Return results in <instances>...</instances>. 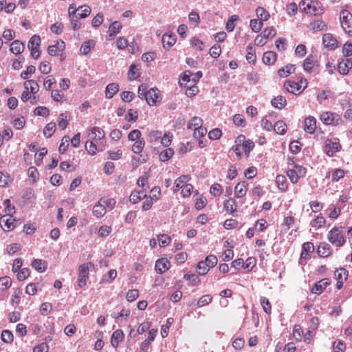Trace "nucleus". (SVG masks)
Listing matches in <instances>:
<instances>
[{"label":"nucleus","mask_w":352,"mask_h":352,"mask_svg":"<svg viewBox=\"0 0 352 352\" xmlns=\"http://www.w3.org/2000/svg\"><path fill=\"white\" fill-rule=\"evenodd\" d=\"M299 6L302 12L314 14V16L321 15L323 13L322 7L317 1L302 0L300 3Z\"/></svg>","instance_id":"nucleus-1"},{"label":"nucleus","mask_w":352,"mask_h":352,"mask_svg":"<svg viewBox=\"0 0 352 352\" xmlns=\"http://www.w3.org/2000/svg\"><path fill=\"white\" fill-rule=\"evenodd\" d=\"M343 229L344 228L342 226H334L328 233V240L336 247H341L345 243Z\"/></svg>","instance_id":"nucleus-2"},{"label":"nucleus","mask_w":352,"mask_h":352,"mask_svg":"<svg viewBox=\"0 0 352 352\" xmlns=\"http://www.w3.org/2000/svg\"><path fill=\"white\" fill-rule=\"evenodd\" d=\"M307 170L302 166L299 164H294L292 168H289L287 170V176L290 181L293 184H296L298 182L300 177H304L306 174Z\"/></svg>","instance_id":"nucleus-3"},{"label":"nucleus","mask_w":352,"mask_h":352,"mask_svg":"<svg viewBox=\"0 0 352 352\" xmlns=\"http://www.w3.org/2000/svg\"><path fill=\"white\" fill-rule=\"evenodd\" d=\"M341 25L347 34H352V14L347 10H342L340 13Z\"/></svg>","instance_id":"nucleus-4"},{"label":"nucleus","mask_w":352,"mask_h":352,"mask_svg":"<svg viewBox=\"0 0 352 352\" xmlns=\"http://www.w3.org/2000/svg\"><path fill=\"white\" fill-rule=\"evenodd\" d=\"M320 119L324 124L327 125H338L342 122V119L338 114L329 111L323 112L320 115Z\"/></svg>","instance_id":"nucleus-5"},{"label":"nucleus","mask_w":352,"mask_h":352,"mask_svg":"<svg viewBox=\"0 0 352 352\" xmlns=\"http://www.w3.org/2000/svg\"><path fill=\"white\" fill-rule=\"evenodd\" d=\"M145 100L147 104L150 106L157 105L162 100L160 90L157 88L150 89Z\"/></svg>","instance_id":"nucleus-6"},{"label":"nucleus","mask_w":352,"mask_h":352,"mask_svg":"<svg viewBox=\"0 0 352 352\" xmlns=\"http://www.w3.org/2000/svg\"><path fill=\"white\" fill-rule=\"evenodd\" d=\"M88 265H91V263L88 264H83L79 267V274L78 280V286L80 288H82L86 285L87 280L88 279L89 275V267Z\"/></svg>","instance_id":"nucleus-7"},{"label":"nucleus","mask_w":352,"mask_h":352,"mask_svg":"<svg viewBox=\"0 0 352 352\" xmlns=\"http://www.w3.org/2000/svg\"><path fill=\"white\" fill-rule=\"evenodd\" d=\"M307 80L301 79L300 81L296 82L288 81L285 84V87L288 92L294 93L296 91H299L302 87H303L302 89H305L307 87Z\"/></svg>","instance_id":"nucleus-8"},{"label":"nucleus","mask_w":352,"mask_h":352,"mask_svg":"<svg viewBox=\"0 0 352 352\" xmlns=\"http://www.w3.org/2000/svg\"><path fill=\"white\" fill-rule=\"evenodd\" d=\"M322 42L324 45L329 50H334L338 46L337 39L330 33H326L323 35Z\"/></svg>","instance_id":"nucleus-9"},{"label":"nucleus","mask_w":352,"mask_h":352,"mask_svg":"<svg viewBox=\"0 0 352 352\" xmlns=\"http://www.w3.org/2000/svg\"><path fill=\"white\" fill-rule=\"evenodd\" d=\"M330 283L331 280L329 278H323L315 283L311 289V292L316 294H320L323 292L326 287L330 285Z\"/></svg>","instance_id":"nucleus-10"},{"label":"nucleus","mask_w":352,"mask_h":352,"mask_svg":"<svg viewBox=\"0 0 352 352\" xmlns=\"http://www.w3.org/2000/svg\"><path fill=\"white\" fill-rule=\"evenodd\" d=\"M170 266V263L166 258H161L157 259L155 263V270L158 273L162 274L167 271Z\"/></svg>","instance_id":"nucleus-11"},{"label":"nucleus","mask_w":352,"mask_h":352,"mask_svg":"<svg viewBox=\"0 0 352 352\" xmlns=\"http://www.w3.org/2000/svg\"><path fill=\"white\" fill-rule=\"evenodd\" d=\"M162 44L163 47L166 50H169L173 46L176 42V36L174 34L166 33L162 36Z\"/></svg>","instance_id":"nucleus-12"},{"label":"nucleus","mask_w":352,"mask_h":352,"mask_svg":"<svg viewBox=\"0 0 352 352\" xmlns=\"http://www.w3.org/2000/svg\"><path fill=\"white\" fill-rule=\"evenodd\" d=\"M316 129V120L313 116H309L305 120L304 130L305 132L312 134Z\"/></svg>","instance_id":"nucleus-13"},{"label":"nucleus","mask_w":352,"mask_h":352,"mask_svg":"<svg viewBox=\"0 0 352 352\" xmlns=\"http://www.w3.org/2000/svg\"><path fill=\"white\" fill-rule=\"evenodd\" d=\"M341 145L339 142H333L329 141V142L326 143L324 151L328 156L331 157L336 152L339 151Z\"/></svg>","instance_id":"nucleus-14"},{"label":"nucleus","mask_w":352,"mask_h":352,"mask_svg":"<svg viewBox=\"0 0 352 352\" xmlns=\"http://www.w3.org/2000/svg\"><path fill=\"white\" fill-rule=\"evenodd\" d=\"M16 219L10 215V214H7L3 215L0 219V224L4 223V226L8 230H12L15 228L14 223Z\"/></svg>","instance_id":"nucleus-15"},{"label":"nucleus","mask_w":352,"mask_h":352,"mask_svg":"<svg viewBox=\"0 0 352 352\" xmlns=\"http://www.w3.org/2000/svg\"><path fill=\"white\" fill-rule=\"evenodd\" d=\"M224 208L229 212L233 217L236 216L237 204L234 199H228L224 201Z\"/></svg>","instance_id":"nucleus-16"},{"label":"nucleus","mask_w":352,"mask_h":352,"mask_svg":"<svg viewBox=\"0 0 352 352\" xmlns=\"http://www.w3.org/2000/svg\"><path fill=\"white\" fill-rule=\"evenodd\" d=\"M248 184L243 181L238 183L234 188V195L237 198L243 197L245 195L247 192Z\"/></svg>","instance_id":"nucleus-17"},{"label":"nucleus","mask_w":352,"mask_h":352,"mask_svg":"<svg viewBox=\"0 0 352 352\" xmlns=\"http://www.w3.org/2000/svg\"><path fill=\"white\" fill-rule=\"evenodd\" d=\"M124 333L122 329H117L113 332L111 336V342L114 348H117L119 342L124 338Z\"/></svg>","instance_id":"nucleus-18"},{"label":"nucleus","mask_w":352,"mask_h":352,"mask_svg":"<svg viewBox=\"0 0 352 352\" xmlns=\"http://www.w3.org/2000/svg\"><path fill=\"white\" fill-rule=\"evenodd\" d=\"M276 58L277 56L275 52L267 51L263 55V62L265 65H271L275 63Z\"/></svg>","instance_id":"nucleus-19"},{"label":"nucleus","mask_w":352,"mask_h":352,"mask_svg":"<svg viewBox=\"0 0 352 352\" xmlns=\"http://www.w3.org/2000/svg\"><path fill=\"white\" fill-rule=\"evenodd\" d=\"M119 91V85L116 82L109 83L105 90L106 98L111 99Z\"/></svg>","instance_id":"nucleus-20"},{"label":"nucleus","mask_w":352,"mask_h":352,"mask_svg":"<svg viewBox=\"0 0 352 352\" xmlns=\"http://www.w3.org/2000/svg\"><path fill=\"white\" fill-rule=\"evenodd\" d=\"M122 27V26L119 21H114L110 25L109 28V36L110 37V39H113L116 37V36L120 32Z\"/></svg>","instance_id":"nucleus-21"},{"label":"nucleus","mask_w":352,"mask_h":352,"mask_svg":"<svg viewBox=\"0 0 352 352\" xmlns=\"http://www.w3.org/2000/svg\"><path fill=\"white\" fill-rule=\"evenodd\" d=\"M24 49V44L19 40H15L10 44V50L15 54L22 53Z\"/></svg>","instance_id":"nucleus-22"},{"label":"nucleus","mask_w":352,"mask_h":352,"mask_svg":"<svg viewBox=\"0 0 352 352\" xmlns=\"http://www.w3.org/2000/svg\"><path fill=\"white\" fill-rule=\"evenodd\" d=\"M296 69L295 65L288 64L285 67L279 69L278 74L280 77H287L294 73Z\"/></svg>","instance_id":"nucleus-23"},{"label":"nucleus","mask_w":352,"mask_h":352,"mask_svg":"<svg viewBox=\"0 0 352 352\" xmlns=\"http://www.w3.org/2000/svg\"><path fill=\"white\" fill-rule=\"evenodd\" d=\"M309 28L313 31L327 30V25L322 20H315L310 23Z\"/></svg>","instance_id":"nucleus-24"},{"label":"nucleus","mask_w":352,"mask_h":352,"mask_svg":"<svg viewBox=\"0 0 352 352\" xmlns=\"http://www.w3.org/2000/svg\"><path fill=\"white\" fill-rule=\"evenodd\" d=\"M271 104L275 108L283 109L287 104V100L285 97L278 96L272 100Z\"/></svg>","instance_id":"nucleus-25"},{"label":"nucleus","mask_w":352,"mask_h":352,"mask_svg":"<svg viewBox=\"0 0 352 352\" xmlns=\"http://www.w3.org/2000/svg\"><path fill=\"white\" fill-rule=\"evenodd\" d=\"M107 212L106 207L104 206V204L98 203L93 208V214L97 218H100L103 217Z\"/></svg>","instance_id":"nucleus-26"},{"label":"nucleus","mask_w":352,"mask_h":352,"mask_svg":"<svg viewBox=\"0 0 352 352\" xmlns=\"http://www.w3.org/2000/svg\"><path fill=\"white\" fill-rule=\"evenodd\" d=\"M189 180L190 177L188 175H182L177 178L175 183L174 191H177L180 188H182Z\"/></svg>","instance_id":"nucleus-27"},{"label":"nucleus","mask_w":352,"mask_h":352,"mask_svg":"<svg viewBox=\"0 0 352 352\" xmlns=\"http://www.w3.org/2000/svg\"><path fill=\"white\" fill-rule=\"evenodd\" d=\"M203 120L201 118L195 116L189 120L188 128L189 129H196L202 127Z\"/></svg>","instance_id":"nucleus-28"},{"label":"nucleus","mask_w":352,"mask_h":352,"mask_svg":"<svg viewBox=\"0 0 352 352\" xmlns=\"http://www.w3.org/2000/svg\"><path fill=\"white\" fill-rule=\"evenodd\" d=\"M318 253L320 256L327 257L331 254V247L327 243H321L318 248Z\"/></svg>","instance_id":"nucleus-29"},{"label":"nucleus","mask_w":352,"mask_h":352,"mask_svg":"<svg viewBox=\"0 0 352 352\" xmlns=\"http://www.w3.org/2000/svg\"><path fill=\"white\" fill-rule=\"evenodd\" d=\"M95 44L96 43L94 40H88L84 42L80 47V52L84 55H87L90 52L91 49L94 48Z\"/></svg>","instance_id":"nucleus-30"},{"label":"nucleus","mask_w":352,"mask_h":352,"mask_svg":"<svg viewBox=\"0 0 352 352\" xmlns=\"http://www.w3.org/2000/svg\"><path fill=\"white\" fill-rule=\"evenodd\" d=\"M276 182L277 184L278 188L282 191H286L287 189V182L285 176L284 175H277L276 177Z\"/></svg>","instance_id":"nucleus-31"},{"label":"nucleus","mask_w":352,"mask_h":352,"mask_svg":"<svg viewBox=\"0 0 352 352\" xmlns=\"http://www.w3.org/2000/svg\"><path fill=\"white\" fill-rule=\"evenodd\" d=\"M90 131L91 133H89V135H91V138L93 139L101 140L104 136L103 130L99 127H92Z\"/></svg>","instance_id":"nucleus-32"},{"label":"nucleus","mask_w":352,"mask_h":352,"mask_svg":"<svg viewBox=\"0 0 352 352\" xmlns=\"http://www.w3.org/2000/svg\"><path fill=\"white\" fill-rule=\"evenodd\" d=\"M273 129L276 133L283 135L287 131V125L283 121L278 120L274 124Z\"/></svg>","instance_id":"nucleus-33"},{"label":"nucleus","mask_w":352,"mask_h":352,"mask_svg":"<svg viewBox=\"0 0 352 352\" xmlns=\"http://www.w3.org/2000/svg\"><path fill=\"white\" fill-rule=\"evenodd\" d=\"M174 155V150L171 148H166L160 154V160L162 162L169 160Z\"/></svg>","instance_id":"nucleus-34"},{"label":"nucleus","mask_w":352,"mask_h":352,"mask_svg":"<svg viewBox=\"0 0 352 352\" xmlns=\"http://www.w3.org/2000/svg\"><path fill=\"white\" fill-rule=\"evenodd\" d=\"M314 250V244L311 242H306L302 244V252L300 254L301 258H305L309 252Z\"/></svg>","instance_id":"nucleus-35"},{"label":"nucleus","mask_w":352,"mask_h":352,"mask_svg":"<svg viewBox=\"0 0 352 352\" xmlns=\"http://www.w3.org/2000/svg\"><path fill=\"white\" fill-rule=\"evenodd\" d=\"M56 131V124L50 122L46 124L43 129V134L46 138H50Z\"/></svg>","instance_id":"nucleus-36"},{"label":"nucleus","mask_w":352,"mask_h":352,"mask_svg":"<svg viewBox=\"0 0 352 352\" xmlns=\"http://www.w3.org/2000/svg\"><path fill=\"white\" fill-rule=\"evenodd\" d=\"M145 145V141L144 139H139L133 144L132 146V151L135 153H140L142 151Z\"/></svg>","instance_id":"nucleus-37"},{"label":"nucleus","mask_w":352,"mask_h":352,"mask_svg":"<svg viewBox=\"0 0 352 352\" xmlns=\"http://www.w3.org/2000/svg\"><path fill=\"white\" fill-rule=\"evenodd\" d=\"M78 10L80 11V12H78L77 15L79 19H85L91 13V9L87 5L80 6L78 8Z\"/></svg>","instance_id":"nucleus-38"},{"label":"nucleus","mask_w":352,"mask_h":352,"mask_svg":"<svg viewBox=\"0 0 352 352\" xmlns=\"http://www.w3.org/2000/svg\"><path fill=\"white\" fill-rule=\"evenodd\" d=\"M32 266L40 272H44L46 269L45 262L41 259H34L32 263Z\"/></svg>","instance_id":"nucleus-39"},{"label":"nucleus","mask_w":352,"mask_h":352,"mask_svg":"<svg viewBox=\"0 0 352 352\" xmlns=\"http://www.w3.org/2000/svg\"><path fill=\"white\" fill-rule=\"evenodd\" d=\"M256 15L261 21H267L270 16L269 12L262 7H258L256 10Z\"/></svg>","instance_id":"nucleus-40"},{"label":"nucleus","mask_w":352,"mask_h":352,"mask_svg":"<svg viewBox=\"0 0 352 352\" xmlns=\"http://www.w3.org/2000/svg\"><path fill=\"white\" fill-rule=\"evenodd\" d=\"M263 25V21H259L257 19H252L250 22V26L254 32H258Z\"/></svg>","instance_id":"nucleus-41"},{"label":"nucleus","mask_w":352,"mask_h":352,"mask_svg":"<svg viewBox=\"0 0 352 352\" xmlns=\"http://www.w3.org/2000/svg\"><path fill=\"white\" fill-rule=\"evenodd\" d=\"M67 116L66 113H62L59 115L57 122L58 126L62 129H65L67 128L68 125V120H67Z\"/></svg>","instance_id":"nucleus-42"},{"label":"nucleus","mask_w":352,"mask_h":352,"mask_svg":"<svg viewBox=\"0 0 352 352\" xmlns=\"http://www.w3.org/2000/svg\"><path fill=\"white\" fill-rule=\"evenodd\" d=\"M41 44V38L38 35H34L32 36L30 40L28 42V49H33L34 47H39Z\"/></svg>","instance_id":"nucleus-43"},{"label":"nucleus","mask_w":352,"mask_h":352,"mask_svg":"<svg viewBox=\"0 0 352 352\" xmlns=\"http://www.w3.org/2000/svg\"><path fill=\"white\" fill-rule=\"evenodd\" d=\"M348 276V271L344 268H340L335 271V276L337 280H346Z\"/></svg>","instance_id":"nucleus-44"},{"label":"nucleus","mask_w":352,"mask_h":352,"mask_svg":"<svg viewBox=\"0 0 352 352\" xmlns=\"http://www.w3.org/2000/svg\"><path fill=\"white\" fill-rule=\"evenodd\" d=\"M36 72V67L34 65H29L27 67L26 71H23L21 73V78L25 80L30 78V76Z\"/></svg>","instance_id":"nucleus-45"},{"label":"nucleus","mask_w":352,"mask_h":352,"mask_svg":"<svg viewBox=\"0 0 352 352\" xmlns=\"http://www.w3.org/2000/svg\"><path fill=\"white\" fill-rule=\"evenodd\" d=\"M184 278L186 280H190L192 286L197 285L200 283V278L195 274H186L184 275Z\"/></svg>","instance_id":"nucleus-46"},{"label":"nucleus","mask_w":352,"mask_h":352,"mask_svg":"<svg viewBox=\"0 0 352 352\" xmlns=\"http://www.w3.org/2000/svg\"><path fill=\"white\" fill-rule=\"evenodd\" d=\"M69 141H70V138H69V136L65 135L63 138V139L61 140V143H60V144L59 146V148H58V151L60 153H64L67 151V148L69 146Z\"/></svg>","instance_id":"nucleus-47"},{"label":"nucleus","mask_w":352,"mask_h":352,"mask_svg":"<svg viewBox=\"0 0 352 352\" xmlns=\"http://www.w3.org/2000/svg\"><path fill=\"white\" fill-rule=\"evenodd\" d=\"M209 267L204 261H199L197 264V272L200 275H205L209 270Z\"/></svg>","instance_id":"nucleus-48"},{"label":"nucleus","mask_w":352,"mask_h":352,"mask_svg":"<svg viewBox=\"0 0 352 352\" xmlns=\"http://www.w3.org/2000/svg\"><path fill=\"white\" fill-rule=\"evenodd\" d=\"M13 334L9 330H3L1 333V340L6 343H12L13 341Z\"/></svg>","instance_id":"nucleus-49"},{"label":"nucleus","mask_w":352,"mask_h":352,"mask_svg":"<svg viewBox=\"0 0 352 352\" xmlns=\"http://www.w3.org/2000/svg\"><path fill=\"white\" fill-rule=\"evenodd\" d=\"M34 113L37 116L47 117L50 115V110L46 107H37L34 109Z\"/></svg>","instance_id":"nucleus-50"},{"label":"nucleus","mask_w":352,"mask_h":352,"mask_svg":"<svg viewBox=\"0 0 352 352\" xmlns=\"http://www.w3.org/2000/svg\"><path fill=\"white\" fill-rule=\"evenodd\" d=\"M12 285V280L8 276L1 277L0 278V289L5 290L9 288Z\"/></svg>","instance_id":"nucleus-51"},{"label":"nucleus","mask_w":352,"mask_h":352,"mask_svg":"<svg viewBox=\"0 0 352 352\" xmlns=\"http://www.w3.org/2000/svg\"><path fill=\"white\" fill-rule=\"evenodd\" d=\"M261 305L266 314H270L271 312V305L267 298L265 297H261L260 298Z\"/></svg>","instance_id":"nucleus-52"},{"label":"nucleus","mask_w":352,"mask_h":352,"mask_svg":"<svg viewBox=\"0 0 352 352\" xmlns=\"http://www.w3.org/2000/svg\"><path fill=\"white\" fill-rule=\"evenodd\" d=\"M256 261L254 257H249L246 259L245 263H243V268L248 271H251L256 265Z\"/></svg>","instance_id":"nucleus-53"},{"label":"nucleus","mask_w":352,"mask_h":352,"mask_svg":"<svg viewBox=\"0 0 352 352\" xmlns=\"http://www.w3.org/2000/svg\"><path fill=\"white\" fill-rule=\"evenodd\" d=\"M262 34L266 39L272 38L276 36V31L274 27H270L265 29Z\"/></svg>","instance_id":"nucleus-54"},{"label":"nucleus","mask_w":352,"mask_h":352,"mask_svg":"<svg viewBox=\"0 0 352 352\" xmlns=\"http://www.w3.org/2000/svg\"><path fill=\"white\" fill-rule=\"evenodd\" d=\"M47 153V149L45 147L40 149L38 153H36L35 155V163L36 165H39L42 160L43 157Z\"/></svg>","instance_id":"nucleus-55"},{"label":"nucleus","mask_w":352,"mask_h":352,"mask_svg":"<svg viewBox=\"0 0 352 352\" xmlns=\"http://www.w3.org/2000/svg\"><path fill=\"white\" fill-rule=\"evenodd\" d=\"M212 298L210 295L206 294L202 296L197 302L198 307H202L212 302Z\"/></svg>","instance_id":"nucleus-56"},{"label":"nucleus","mask_w":352,"mask_h":352,"mask_svg":"<svg viewBox=\"0 0 352 352\" xmlns=\"http://www.w3.org/2000/svg\"><path fill=\"white\" fill-rule=\"evenodd\" d=\"M221 135H222V132H221V129L216 128V129H214L211 130L210 131H209L208 138L210 140H216L219 139L221 138Z\"/></svg>","instance_id":"nucleus-57"},{"label":"nucleus","mask_w":352,"mask_h":352,"mask_svg":"<svg viewBox=\"0 0 352 352\" xmlns=\"http://www.w3.org/2000/svg\"><path fill=\"white\" fill-rule=\"evenodd\" d=\"M148 86L146 84H142L139 86L138 87V96L141 98V99H143L146 98V96H147V94L148 92Z\"/></svg>","instance_id":"nucleus-58"},{"label":"nucleus","mask_w":352,"mask_h":352,"mask_svg":"<svg viewBox=\"0 0 352 352\" xmlns=\"http://www.w3.org/2000/svg\"><path fill=\"white\" fill-rule=\"evenodd\" d=\"M342 54L345 57H349L352 55V43L346 42L342 47Z\"/></svg>","instance_id":"nucleus-59"},{"label":"nucleus","mask_w":352,"mask_h":352,"mask_svg":"<svg viewBox=\"0 0 352 352\" xmlns=\"http://www.w3.org/2000/svg\"><path fill=\"white\" fill-rule=\"evenodd\" d=\"M301 149V144L298 140L291 142L289 144V150L292 153L296 154L300 152Z\"/></svg>","instance_id":"nucleus-60"},{"label":"nucleus","mask_w":352,"mask_h":352,"mask_svg":"<svg viewBox=\"0 0 352 352\" xmlns=\"http://www.w3.org/2000/svg\"><path fill=\"white\" fill-rule=\"evenodd\" d=\"M210 192L215 197L219 196L222 192L221 186L219 184H212L210 187Z\"/></svg>","instance_id":"nucleus-61"},{"label":"nucleus","mask_w":352,"mask_h":352,"mask_svg":"<svg viewBox=\"0 0 352 352\" xmlns=\"http://www.w3.org/2000/svg\"><path fill=\"white\" fill-rule=\"evenodd\" d=\"M303 69L308 72H311L314 66V61L310 56H308L303 62Z\"/></svg>","instance_id":"nucleus-62"},{"label":"nucleus","mask_w":352,"mask_h":352,"mask_svg":"<svg viewBox=\"0 0 352 352\" xmlns=\"http://www.w3.org/2000/svg\"><path fill=\"white\" fill-rule=\"evenodd\" d=\"M139 296V292L138 289H130L126 294V299L129 302H133L136 300Z\"/></svg>","instance_id":"nucleus-63"},{"label":"nucleus","mask_w":352,"mask_h":352,"mask_svg":"<svg viewBox=\"0 0 352 352\" xmlns=\"http://www.w3.org/2000/svg\"><path fill=\"white\" fill-rule=\"evenodd\" d=\"M221 53V49L219 45H213L210 50V54L214 58H218L220 56Z\"/></svg>","instance_id":"nucleus-64"}]
</instances>
